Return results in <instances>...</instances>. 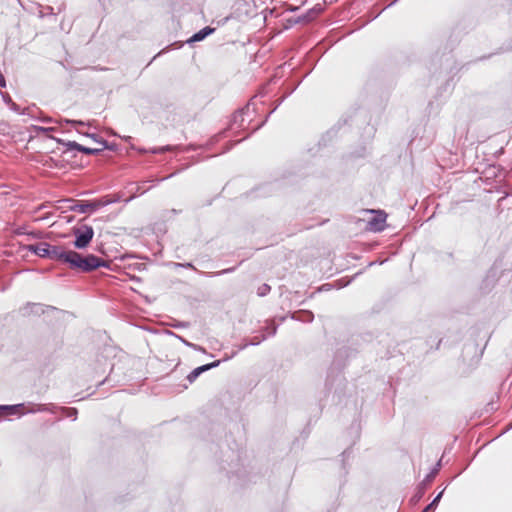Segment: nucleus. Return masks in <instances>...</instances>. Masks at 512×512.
<instances>
[{"label": "nucleus", "mask_w": 512, "mask_h": 512, "mask_svg": "<svg viewBox=\"0 0 512 512\" xmlns=\"http://www.w3.org/2000/svg\"><path fill=\"white\" fill-rule=\"evenodd\" d=\"M324 8L321 4H316L309 9L305 14L298 17H291L286 20L285 28H291L296 24H308L312 22L319 14L323 12Z\"/></svg>", "instance_id": "obj_5"}, {"label": "nucleus", "mask_w": 512, "mask_h": 512, "mask_svg": "<svg viewBox=\"0 0 512 512\" xmlns=\"http://www.w3.org/2000/svg\"><path fill=\"white\" fill-rule=\"evenodd\" d=\"M283 99H281L280 101H278V104H276V108L279 107V105L281 104Z\"/></svg>", "instance_id": "obj_38"}, {"label": "nucleus", "mask_w": 512, "mask_h": 512, "mask_svg": "<svg viewBox=\"0 0 512 512\" xmlns=\"http://www.w3.org/2000/svg\"><path fill=\"white\" fill-rule=\"evenodd\" d=\"M73 234L75 236V240L73 242L74 247L77 249H84L92 241L94 230L89 225H82L80 227H74Z\"/></svg>", "instance_id": "obj_4"}, {"label": "nucleus", "mask_w": 512, "mask_h": 512, "mask_svg": "<svg viewBox=\"0 0 512 512\" xmlns=\"http://www.w3.org/2000/svg\"><path fill=\"white\" fill-rule=\"evenodd\" d=\"M85 136L92 138L95 142L101 144L103 146V149H112V147L109 145V143L102 138H99L97 134H90V133H83Z\"/></svg>", "instance_id": "obj_18"}, {"label": "nucleus", "mask_w": 512, "mask_h": 512, "mask_svg": "<svg viewBox=\"0 0 512 512\" xmlns=\"http://www.w3.org/2000/svg\"><path fill=\"white\" fill-rule=\"evenodd\" d=\"M174 328H186L189 326V323L187 322H176L172 325Z\"/></svg>", "instance_id": "obj_30"}, {"label": "nucleus", "mask_w": 512, "mask_h": 512, "mask_svg": "<svg viewBox=\"0 0 512 512\" xmlns=\"http://www.w3.org/2000/svg\"><path fill=\"white\" fill-rule=\"evenodd\" d=\"M251 106H253V112H254L255 108H254L253 98L248 102V104L246 106H244L243 108L237 110L234 113L233 119H232V123L233 124H237L238 127H241L242 123L244 121L243 115L249 113Z\"/></svg>", "instance_id": "obj_12"}, {"label": "nucleus", "mask_w": 512, "mask_h": 512, "mask_svg": "<svg viewBox=\"0 0 512 512\" xmlns=\"http://www.w3.org/2000/svg\"><path fill=\"white\" fill-rule=\"evenodd\" d=\"M171 149H172V147L167 145V146H163L160 148H154L152 150V153H161V152H165V151H170Z\"/></svg>", "instance_id": "obj_26"}, {"label": "nucleus", "mask_w": 512, "mask_h": 512, "mask_svg": "<svg viewBox=\"0 0 512 512\" xmlns=\"http://www.w3.org/2000/svg\"><path fill=\"white\" fill-rule=\"evenodd\" d=\"M266 338H267V335L262 333L260 336H255L248 340H249V344H251V346H256V345H259L262 341L266 340Z\"/></svg>", "instance_id": "obj_22"}, {"label": "nucleus", "mask_w": 512, "mask_h": 512, "mask_svg": "<svg viewBox=\"0 0 512 512\" xmlns=\"http://www.w3.org/2000/svg\"><path fill=\"white\" fill-rule=\"evenodd\" d=\"M26 408L25 403H19L14 405H0V416L2 415H14L21 409Z\"/></svg>", "instance_id": "obj_16"}, {"label": "nucleus", "mask_w": 512, "mask_h": 512, "mask_svg": "<svg viewBox=\"0 0 512 512\" xmlns=\"http://www.w3.org/2000/svg\"><path fill=\"white\" fill-rule=\"evenodd\" d=\"M116 201H117L116 199H112V198H110V196H104L101 199L95 200L96 205H94V207H97V209H98L99 207H104V206L114 203Z\"/></svg>", "instance_id": "obj_20"}, {"label": "nucleus", "mask_w": 512, "mask_h": 512, "mask_svg": "<svg viewBox=\"0 0 512 512\" xmlns=\"http://www.w3.org/2000/svg\"><path fill=\"white\" fill-rule=\"evenodd\" d=\"M195 271H197V273H200V274L204 275V274H203L204 272H200V270H197V269H196Z\"/></svg>", "instance_id": "obj_41"}, {"label": "nucleus", "mask_w": 512, "mask_h": 512, "mask_svg": "<svg viewBox=\"0 0 512 512\" xmlns=\"http://www.w3.org/2000/svg\"><path fill=\"white\" fill-rule=\"evenodd\" d=\"M271 290V287L268 284H262L257 289V295L260 297L266 296Z\"/></svg>", "instance_id": "obj_23"}, {"label": "nucleus", "mask_w": 512, "mask_h": 512, "mask_svg": "<svg viewBox=\"0 0 512 512\" xmlns=\"http://www.w3.org/2000/svg\"><path fill=\"white\" fill-rule=\"evenodd\" d=\"M8 105L13 111L20 112V107L15 102L11 101Z\"/></svg>", "instance_id": "obj_31"}, {"label": "nucleus", "mask_w": 512, "mask_h": 512, "mask_svg": "<svg viewBox=\"0 0 512 512\" xmlns=\"http://www.w3.org/2000/svg\"><path fill=\"white\" fill-rule=\"evenodd\" d=\"M182 343H184L186 346H189V347H192L196 350H200V351H204V349L200 346H197L195 344H192L190 342H188L187 340H185L184 338H182L181 336H176Z\"/></svg>", "instance_id": "obj_25"}, {"label": "nucleus", "mask_w": 512, "mask_h": 512, "mask_svg": "<svg viewBox=\"0 0 512 512\" xmlns=\"http://www.w3.org/2000/svg\"><path fill=\"white\" fill-rule=\"evenodd\" d=\"M106 368H107V363L105 362V367L102 369V373H104L106 371Z\"/></svg>", "instance_id": "obj_35"}, {"label": "nucleus", "mask_w": 512, "mask_h": 512, "mask_svg": "<svg viewBox=\"0 0 512 512\" xmlns=\"http://www.w3.org/2000/svg\"><path fill=\"white\" fill-rule=\"evenodd\" d=\"M44 307L39 303H26L21 309L20 312L23 316L30 315H41L44 313Z\"/></svg>", "instance_id": "obj_11"}, {"label": "nucleus", "mask_w": 512, "mask_h": 512, "mask_svg": "<svg viewBox=\"0 0 512 512\" xmlns=\"http://www.w3.org/2000/svg\"><path fill=\"white\" fill-rule=\"evenodd\" d=\"M397 1H398V0H394L393 2H391V3L388 5V7H389V6H391V5H394V3H396Z\"/></svg>", "instance_id": "obj_36"}, {"label": "nucleus", "mask_w": 512, "mask_h": 512, "mask_svg": "<svg viewBox=\"0 0 512 512\" xmlns=\"http://www.w3.org/2000/svg\"><path fill=\"white\" fill-rule=\"evenodd\" d=\"M346 454H348V451L347 450L343 451L342 455L345 456Z\"/></svg>", "instance_id": "obj_39"}, {"label": "nucleus", "mask_w": 512, "mask_h": 512, "mask_svg": "<svg viewBox=\"0 0 512 512\" xmlns=\"http://www.w3.org/2000/svg\"><path fill=\"white\" fill-rule=\"evenodd\" d=\"M26 249L41 257L48 258L50 260L56 261H64L66 249L63 246L59 245H51L47 242H40L37 244H29L26 246Z\"/></svg>", "instance_id": "obj_2"}, {"label": "nucleus", "mask_w": 512, "mask_h": 512, "mask_svg": "<svg viewBox=\"0 0 512 512\" xmlns=\"http://www.w3.org/2000/svg\"><path fill=\"white\" fill-rule=\"evenodd\" d=\"M1 96H2L3 101L7 105L12 101V99H11V97H10V95L8 93L1 92Z\"/></svg>", "instance_id": "obj_29"}, {"label": "nucleus", "mask_w": 512, "mask_h": 512, "mask_svg": "<svg viewBox=\"0 0 512 512\" xmlns=\"http://www.w3.org/2000/svg\"><path fill=\"white\" fill-rule=\"evenodd\" d=\"M275 109H276V107H275L273 110H271V112L269 113V115H270V114H272V113H274Z\"/></svg>", "instance_id": "obj_42"}, {"label": "nucleus", "mask_w": 512, "mask_h": 512, "mask_svg": "<svg viewBox=\"0 0 512 512\" xmlns=\"http://www.w3.org/2000/svg\"><path fill=\"white\" fill-rule=\"evenodd\" d=\"M268 117H269V115H268L266 118H268ZM266 121H267V119H265L263 122H261V124H260L259 126H257V127L254 129V131H256V130H258L260 127H262Z\"/></svg>", "instance_id": "obj_34"}, {"label": "nucleus", "mask_w": 512, "mask_h": 512, "mask_svg": "<svg viewBox=\"0 0 512 512\" xmlns=\"http://www.w3.org/2000/svg\"><path fill=\"white\" fill-rule=\"evenodd\" d=\"M235 270V267H231V268H226V269H223L221 271H218V272H207V273H203L205 276H208V277H213V276H219V275H224V274H228V273H231Z\"/></svg>", "instance_id": "obj_21"}, {"label": "nucleus", "mask_w": 512, "mask_h": 512, "mask_svg": "<svg viewBox=\"0 0 512 512\" xmlns=\"http://www.w3.org/2000/svg\"><path fill=\"white\" fill-rule=\"evenodd\" d=\"M58 410H61L66 417L72 418L73 421L77 419L78 411L76 408L58 407Z\"/></svg>", "instance_id": "obj_19"}, {"label": "nucleus", "mask_w": 512, "mask_h": 512, "mask_svg": "<svg viewBox=\"0 0 512 512\" xmlns=\"http://www.w3.org/2000/svg\"><path fill=\"white\" fill-rule=\"evenodd\" d=\"M66 205L65 208L79 212V213H86L88 211H94L97 209V207H94L96 205L95 200L94 201H79V200H73V199H66L63 201Z\"/></svg>", "instance_id": "obj_7"}, {"label": "nucleus", "mask_w": 512, "mask_h": 512, "mask_svg": "<svg viewBox=\"0 0 512 512\" xmlns=\"http://www.w3.org/2000/svg\"><path fill=\"white\" fill-rule=\"evenodd\" d=\"M251 344H249V340H244V343H242V345L240 346V350H243L245 348H247L248 346H250Z\"/></svg>", "instance_id": "obj_32"}, {"label": "nucleus", "mask_w": 512, "mask_h": 512, "mask_svg": "<svg viewBox=\"0 0 512 512\" xmlns=\"http://www.w3.org/2000/svg\"><path fill=\"white\" fill-rule=\"evenodd\" d=\"M291 318L303 323H311L314 320V314L309 310H299L293 312Z\"/></svg>", "instance_id": "obj_14"}, {"label": "nucleus", "mask_w": 512, "mask_h": 512, "mask_svg": "<svg viewBox=\"0 0 512 512\" xmlns=\"http://www.w3.org/2000/svg\"><path fill=\"white\" fill-rule=\"evenodd\" d=\"M63 263L68 264L72 269H77L85 273L92 272L101 267H110L109 262L94 254L82 255L73 250H66Z\"/></svg>", "instance_id": "obj_1"}, {"label": "nucleus", "mask_w": 512, "mask_h": 512, "mask_svg": "<svg viewBox=\"0 0 512 512\" xmlns=\"http://www.w3.org/2000/svg\"><path fill=\"white\" fill-rule=\"evenodd\" d=\"M283 99H281L280 101H278V104H276V108L279 107V105L281 104Z\"/></svg>", "instance_id": "obj_37"}, {"label": "nucleus", "mask_w": 512, "mask_h": 512, "mask_svg": "<svg viewBox=\"0 0 512 512\" xmlns=\"http://www.w3.org/2000/svg\"><path fill=\"white\" fill-rule=\"evenodd\" d=\"M176 265L179 266V267L196 270V267L191 262L177 263Z\"/></svg>", "instance_id": "obj_28"}, {"label": "nucleus", "mask_w": 512, "mask_h": 512, "mask_svg": "<svg viewBox=\"0 0 512 512\" xmlns=\"http://www.w3.org/2000/svg\"><path fill=\"white\" fill-rule=\"evenodd\" d=\"M441 459L436 463V465L433 467V469L426 475L425 479L418 484L416 487L415 493L410 498L409 502L411 505H416L424 496L425 491L429 483H431L434 478L439 473V470L441 468Z\"/></svg>", "instance_id": "obj_3"}, {"label": "nucleus", "mask_w": 512, "mask_h": 512, "mask_svg": "<svg viewBox=\"0 0 512 512\" xmlns=\"http://www.w3.org/2000/svg\"><path fill=\"white\" fill-rule=\"evenodd\" d=\"M37 131L39 132H43V133H48V132H52V131H55V128L54 127H35Z\"/></svg>", "instance_id": "obj_27"}, {"label": "nucleus", "mask_w": 512, "mask_h": 512, "mask_svg": "<svg viewBox=\"0 0 512 512\" xmlns=\"http://www.w3.org/2000/svg\"><path fill=\"white\" fill-rule=\"evenodd\" d=\"M26 410L24 413H37V412H50V413H56L58 410V406L49 403V404H35L32 402H29L26 404Z\"/></svg>", "instance_id": "obj_9"}, {"label": "nucleus", "mask_w": 512, "mask_h": 512, "mask_svg": "<svg viewBox=\"0 0 512 512\" xmlns=\"http://www.w3.org/2000/svg\"><path fill=\"white\" fill-rule=\"evenodd\" d=\"M443 493H444V490L439 492L436 495V497L423 509L422 512H434L443 496Z\"/></svg>", "instance_id": "obj_17"}, {"label": "nucleus", "mask_w": 512, "mask_h": 512, "mask_svg": "<svg viewBox=\"0 0 512 512\" xmlns=\"http://www.w3.org/2000/svg\"><path fill=\"white\" fill-rule=\"evenodd\" d=\"M131 139V136H128L125 138L126 141L130 140Z\"/></svg>", "instance_id": "obj_40"}, {"label": "nucleus", "mask_w": 512, "mask_h": 512, "mask_svg": "<svg viewBox=\"0 0 512 512\" xmlns=\"http://www.w3.org/2000/svg\"><path fill=\"white\" fill-rule=\"evenodd\" d=\"M42 122H45V123H58L60 124L61 126L65 123V124H70L72 125L73 127H75L77 129L78 126H84L85 123L81 120H70V119H59V120H54L53 118L51 117H43L41 119Z\"/></svg>", "instance_id": "obj_15"}, {"label": "nucleus", "mask_w": 512, "mask_h": 512, "mask_svg": "<svg viewBox=\"0 0 512 512\" xmlns=\"http://www.w3.org/2000/svg\"><path fill=\"white\" fill-rule=\"evenodd\" d=\"M214 28H211L209 26H206L204 28H202L200 31L194 33L188 40H187V43L188 44H193L195 42H199V41H202L204 40L207 36H209L210 34H212L214 32Z\"/></svg>", "instance_id": "obj_13"}, {"label": "nucleus", "mask_w": 512, "mask_h": 512, "mask_svg": "<svg viewBox=\"0 0 512 512\" xmlns=\"http://www.w3.org/2000/svg\"><path fill=\"white\" fill-rule=\"evenodd\" d=\"M509 428H512V423L509 425Z\"/></svg>", "instance_id": "obj_43"}, {"label": "nucleus", "mask_w": 512, "mask_h": 512, "mask_svg": "<svg viewBox=\"0 0 512 512\" xmlns=\"http://www.w3.org/2000/svg\"><path fill=\"white\" fill-rule=\"evenodd\" d=\"M298 9H299V7H297V6H290V7L288 8V10H289V11H291V12H295V11H297Z\"/></svg>", "instance_id": "obj_33"}, {"label": "nucleus", "mask_w": 512, "mask_h": 512, "mask_svg": "<svg viewBox=\"0 0 512 512\" xmlns=\"http://www.w3.org/2000/svg\"><path fill=\"white\" fill-rule=\"evenodd\" d=\"M370 212L375 213V215L368 221L367 229L373 232L383 231L385 229L387 214L382 210H370Z\"/></svg>", "instance_id": "obj_8"}, {"label": "nucleus", "mask_w": 512, "mask_h": 512, "mask_svg": "<svg viewBox=\"0 0 512 512\" xmlns=\"http://www.w3.org/2000/svg\"><path fill=\"white\" fill-rule=\"evenodd\" d=\"M57 141H58V143L65 146V149L62 152L64 155L72 154V152L74 150H76L78 152H82L87 155H96V154H99L103 150V148H89V147L83 146L75 141L65 142L61 139H57Z\"/></svg>", "instance_id": "obj_6"}, {"label": "nucleus", "mask_w": 512, "mask_h": 512, "mask_svg": "<svg viewBox=\"0 0 512 512\" xmlns=\"http://www.w3.org/2000/svg\"><path fill=\"white\" fill-rule=\"evenodd\" d=\"M220 363H221V360H216L214 362L204 364L202 366H199V367L193 369L188 374L187 380L189 381V383H193L202 373H204L210 369L218 367L220 365Z\"/></svg>", "instance_id": "obj_10"}, {"label": "nucleus", "mask_w": 512, "mask_h": 512, "mask_svg": "<svg viewBox=\"0 0 512 512\" xmlns=\"http://www.w3.org/2000/svg\"><path fill=\"white\" fill-rule=\"evenodd\" d=\"M277 325L274 322H271L268 326L264 328L268 332V335L274 336L277 333Z\"/></svg>", "instance_id": "obj_24"}]
</instances>
